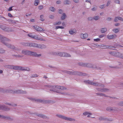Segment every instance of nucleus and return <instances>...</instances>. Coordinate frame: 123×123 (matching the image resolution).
I'll list each match as a JSON object with an SVG mask.
<instances>
[{"mask_svg":"<svg viewBox=\"0 0 123 123\" xmlns=\"http://www.w3.org/2000/svg\"><path fill=\"white\" fill-rule=\"evenodd\" d=\"M54 55H57L58 56L61 57H68L69 55L67 53L64 52H59L57 53H55L54 54Z\"/></svg>","mask_w":123,"mask_h":123,"instance_id":"nucleus-6","label":"nucleus"},{"mask_svg":"<svg viewBox=\"0 0 123 123\" xmlns=\"http://www.w3.org/2000/svg\"><path fill=\"white\" fill-rule=\"evenodd\" d=\"M39 2V1L38 0H35L34 3V5L36 6L37 5Z\"/></svg>","mask_w":123,"mask_h":123,"instance_id":"nucleus-30","label":"nucleus"},{"mask_svg":"<svg viewBox=\"0 0 123 123\" xmlns=\"http://www.w3.org/2000/svg\"><path fill=\"white\" fill-rule=\"evenodd\" d=\"M83 115L84 116H86L88 114H89V115H92V114L91 113H89V112H84L83 113Z\"/></svg>","mask_w":123,"mask_h":123,"instance_id":"nucleus-28","label":"nucleus"},{"mask_svg":"<svg viewBox=\"0 0 123 123\" xmlns=\"http://www.w3.org/2000/svg\"><path fill=\"white\" fill-rule=\"evenodd\" d=\"M118 18V20H121L122 19V18L121 17H117Z\"/></svg>","mask_w":123,"mask_h":123,"instance_id":"nucleus-63","label":"nucleus"},{"mask_svg":"<svg viewBox=\"0 0 123 123\" xmlns=\"http://www.w3.org/2000/svg\"><path fill=\"white\" fill-rule=\"evenodd\" d=\"M61 3V1H58L56 2V3L57 4H59Z\"/></svg>","mask_w":123,"mask_h":123,"instance_id":"nucleus-64","label":"nucleus"},{"mask_svg":"<svg viewBox=\"0 0 123 123\" xmlns=\"http://www.w3.org/2000/svg\"><path fill=\"white\" fill-rule=\"evenodd\" d=\"M22 53L25 55H32L38 57L41 56V54L37 55L34 52L27 50H23Z\"/></svg>","mask_w":123,"mask_h":123,"instance_id":"nucleus-3","label":"nucleus"},{"mask_svg":"<svg viewBox=\"0 0 123 123\" xmlns=\"http://www.w3.org/2000/svg\"><path fill=\"white\" fill-rule=\"evenodd\" d=\"M117 109V107H113V108L112 109L110 107H108L107 108L106 110L109 111H115V110H116Z\"/></svg>","mask_w":123,"mask_h":123,"instance_id":"nucleus-17","label":"nucleus"},{"mask_svg":"<svg viewBox=\"0 0 123 123\" xmlns=\"http://www.w3.org/2000/svg\"><path fill=\"white\" fill-rule=\"evenodd\" d=\"M49 18H54V16L53 15H51L50 16Z\"/></svg>","mask_w":123,"mask_h":123,"instance_id":"nucleus-62","label":"nucleus"},{"mask_svg":"<svg viewBox=\"0 0 123 123\" xmlns=\"http://www.w3.org/2000/svg\"><path fill=\"white\" fill-rule=\"evenodd\" d=\"M0 39L1 40V42L4 44L5 45H6L9 48L12 49H13L14 48V46L13 45H7L6 43H7V42L8 41H9L10 40L7 38L5 37H3L0 35Z\"/></svg>","mask_w":123,"mask_h":123,"instance_id":"nucleus-1","label":"nucleus"},{"mask_svg":"<svg viewBox=\"0 0 123 123\" xmlns=\"http://www.w3.org/2000/svg\"><path fill=\"white\" fill-rule=\"evenodd\" d=\"M116 37V35L115 34L107 36V38L110 39H114Z\"/></svg>","mask_w":123,"mask_h":123,"instance_id":"nucleus-12","label":"nucleus"},{"mask_svg":"<svg viewBox=\"0 0 123 123\" xmlns=\"http://www.w3.org/2000/svg\"><path fill=\"white\" fill-rule=\"evenodd\" d=\"M98 119L100 121H111L113 120H112L110 119H109L107 118H105L104 117H100L98 118Z\"/></svg>","mask_w":123,"mask_h":123,"instance_id":"nucleus-9","label":"nucleus"},{"mask_svg":"<svg viewBox=\"0 0 123 123\" xmlns=\"http://www.w3.org/2000/svg\"><path fill=\"white\" fill-rule=\"evenodd\" d=\"M34 39L41 40H44V39L39 37L38 35H36L34 36Z\"/></svg>","mask_w":123,"mask_h":123,"instance_id":"nucleus-21","label":"nucleus"},{"mask_svg":"<svg viewBox=\"0 0 123 123\" xmlns=\"http://www.w3.org/2000/svg\"><path fill=\"white\" fill-rule=\"evenodd\" d=\"M95 84L94 85V86H97L99 87L100 86H102V87H104L105 86L104 85L102 84H100L99 83H95Z\"/></svg>","mask_w":123,"mask_h":123,"instance_id":"nucleus-23","label":"nucleus"},{"mask_svg":"<svg viewBox=\"0 0 123 123\" xmlns=\"http://www.w3.org/2000/svg\"><path fill=\"white\" fill-rule=\"evenodd\" d=\"M115 52L114 51H110L109 52V54H110L114 56Z\"/></svg>","mask_w":123,"mask_h":123,"instance_id":"nucleus-31","label":"nucleus"},{"mask_svg":"<svg viewBox=\"0 0 123 123\" xmlns=\"http://www.w3.org/2000/svg\"><path fill=\"white\" fill-rule=\"evenodd\" d=\"M49 9L52 11L54 12L55 10V8L53 7H50L49 8Z\"/></svg>","mask_w":123,"mask_h":123,"instance_id":"nucleus-35","label":"nucleus"},{"mask_svg":"<svg viewBox=\"0 0 123 123\" xmlns=\"http://www.w3.org/2000/svg\"><path fill=\"white\" fill-rule=\"evenodd\" d=\"M0 118H5V117L3 116L0 115Z\"/></svg>","mask_w":123,"mask_h":123,"instance_id":"nucleus-57","label":"nucleus"},{"mask_svg":"<svg viewBox=\"0 0 123 123\" xmlns=\"http://www.w3.org/2000/svg\"><path fill=\"white\" fill-rule=\"evenodd\" d=\"M118 105L120 106H123V101L119 102L118 103Z\"/></svg>","mask_w":123,"mask_h":123,"instance_id":"nucleus-32","label":"nucleus"},{"mask_svg":"<svg viewBox=\"0 0 123 123\" xmlns=\"http://www.w3.org/2000/svg\"><path fill=\"white\" fill-rule=\"evenodd\" d=\"M105 5H103L100 6L99 7L101 9H103L105 8Z\"/></svg>","mask_w":123,"mask_h":123,"instance_id":"nucleus-40","label":"nucleus"},{"mask_svg":"<svg viewBox=\"0 0 123 123\" xmlns=\"http://www.w3.org/2000/svg\"><path fill=\"white\" fill-rule=\"evenodd\" d=\"M31 100L35 101L36 102H44L43 100L39 99H36L35 98H31Z\"/></svg>","mask_w":123,"mask_h":123,"instance_id":"nucleus-18","label":"nucleus"},{"mask_svg":"<svg viewBox=\"0 0 123 123\" xmlns=\"http://www.w3.org/2000/svg\"><path fill=\"white\" fill-rule=\"evenodd\" d=\"M34 29L36 30L39 31H44V30L42 28L38 26H33Z\"/></svg>","mask_w":123,"mask_h":123,"instance_id":"nucleus-10","label":"nucleus"},{"mask_svg":"<svg viewBox=\"0 0 123 123\" xmlns=\"http://www.w3.org/2000/svg\"><path fill=\"white\" fill-rule=\"evenodd\" d=\"M99 18V17L98 16H94L93 17V20H97Z\"/></svg>","mask_w":123,"mask_h":123,"instance_id":"nucleus-27","label":"nucleus"},{"mask_svg":"<svg viewBox=\"0 0 123 123\" xmlns=\"http://www.w3.org/2000/svg\"><path fill=\"white\" fill-rule=\"evenodd\" d=\"M69 3V1L68 0H66L65 1L64 4H68Z\"/></svg>","mask_w":123,"mask_h":123,"instance_id":"nucleus-41","label":"nucleus"},{"mask_svg":"<svg viewBox=\"0 0 123 123\" xmlns=\"http://www.w3.org/2000/svg\"><path fill=\"white\" fill-rule=\"evenodd\" d=\"M26 46L37 47L38 45L37 44L35 43H27L25 44Z\"/></svg>","mask_w":123,"mask_h":123,"instance_id":"nucleus-8","label":"nucleus"},{"mask_svg":"<svg viewBox=\"0 0 123 123\" xmlns=\"http://www.w3.org/2000/svg\"><path fill=\"white\" fill-rule=\"evenodd\" d=\"M114 2L117 4H120V1L119 0H115L114 1Z\"/></svg>","mask_w":123,"mask_h":123,"instance_id":"nucleus-44","label":"nucleus"},{"mask_svg":"<svg viewBox=\"0 0 123 123\" xmlns=\"http://www.w3.org/2000/svg\"><path fill=\"white\" fill-rule=\"evenodd\" d=\"M112 18L110 17H108L106 18V20L109 21H110L112 20Z\"/></svg>","mask_w":123,"mask_h":123,"instance_id":"nucleus-42","label":"nucleus"},{"mask_svg":"<svg viewBox=\"0 0 123 123\" xmlns=\"http://www.w3.org/2000/svg\"><path fill=\"white\" fill-rule=\"evenodd\" d=\"M88 19L89 20V21H93V17H89L88 18Z\"/></svg>","mask_w":123,"mask_h":123,"instance_id":"nucleus-36","label":"nucleus"},{"mask_svg":"<svg viewBox=\"0 0 123 123\" xmlns=\"http://www.w3.org/2000/svg\"><path fill=\"white\" fill-rule=\"evenodd\" d=\"M62 11L61 10H60L59 11V13L60 14H62Z\"/></svg>","mask_w":123,"mask_h":123,"instance_id":"nucleus-61","label":"nucleus"},{"mask_svg":"<svg viewBox=\"0 0 123 123\" xmlns=\"http://www.w3.org/2000/svg\"><path fill=\"white\" fill-rule=\"evenodd\" d=\"M77 33V31L75 29H71L70 30V34L72 35H75Z\"/></svg>","mask_w":123,"mask_h":123,"instance_id":"nucleus-13","label":"nucleus"},{"mask_svg":"<svg viewBox=\"0 0 123 123\" xmlns=\"http://www.w3.org/2000/svg\"><path fill=\"white\" fill-rule=\"evenodd\" d=\"M117 46L119 48H122L123 47V46H122L120 45V44H118Z\"/></svg>","mask_w":123,"mask_h":123,"instance_id":"nucleus-54","label":"nucleus"},{"mask_svg":"<svg viewBox=\"0 0 123 123\" xmlns=\"http://www.w3.org/2000/svg\"><path fill=\"white\" fill-rule=\"evenodd\" d=\"M119 85L120 86H123V83H120L119 84Z\"/></svg>","mask_w":123,"mask_h":123,"instance_id":"nucleus-60","label":"nucleus"},{"mask_svg":"<svg viewBox=\"0 0 123 123\" xmlns=\"http://www.w3.org/2000/svg\"><path fill=\"white\" fill-rule=\"evenodd\" d=\"M96 89L98 91L101 92V88H96Z\"/></svg>","mask_w":123,"mask_h":123,"instance_id":"nucleus-45","label":"nucleus"},{"mask_svg":"<svg viewBox=\"0 0 123 123\" xmlns=\"http://www.w3.org/2000/svg\"><path fill=\"white\" fill-rule=\"evenodd\" d=\"M107 31V29L106 28H102L100 30L101 32L102 33H105L106 31Z\"/></svg>","mask_w":123,"mask_h":123,"instance_id":"nucleus-24","label":"nucleus"},{"mask_svg":"<svg viewBox=\"0 0 123 123\" xmlns=\"http://www.w3.org/2000/svg\"><path fill=\"white\" fill-rule=\"evenodd\" d=\"M64 28V27L62 26H58L56 27V29L59 28L63 29Z\"/></svg>","mask_w":123,"mask_h":123,"instance_id":"nucleus-34","label":"nucleus"},{"mask_svg":"<svg viewBox=\"0 0 123 123\" xmlns=\"http://www.w3.org/2000/svg\"><path fill=\"white\" fill-rule=\"evenodd\" d=\"M43 8V6H40L38 7V8L40 10L42 9Z\"/></svg>","mask_w":123,"mask_h":123,"instance_id":"nucleus-50","label":"nucleus"},{"mask_svg":"<svg viewBox=\"0 0 123 123\" xmlns=\"http://www.w3.org/2000/svg\"><path fill=\"white\" fill-rule=\"evenodd\" d=\"M38 116L41 117H42L43 118H44L45 117V116L42 115V114H40L38 115Z\"/></svg>","mask_w":123,"mask_h":123,"instance_id":"nucleus-48","label":"nucleus"},{"mask_svg":"<svg viewBox=\"0 0 123 123\" xmlns=\"http://www.w3.org/2000/svg\"><path fill=\"white\" fill-rule=\"evenodd\" d=\"M88 35L87 33L84 34H81L80 35V37L83 39H84L87 38L88 37Z\"/></svg>","mask_w":123,"mask_h":123,"instance_id":"nucleus-19","label":"nucleus"},{"mask_svg":"<svg viewBox=\"0 0 123 123\" xmlns=\"http://www.w3.org/2000/svg\"><path fill=\"white\" fill-rule=\"evenodd\" d=\"M84 82L86 83H88V84L92 85L94 86V84H95V82H92L88 80L85 81H84Z\"/></svg>","mask_w":123,"mask_h":123,"instance_id":"nucleus-22","label":"nucleus"},{"mask_svg":"<svg viewBox=\"0 0 123 123\" xmlns=\"http://www.w3.org/2000/svg\"><path fill=\"white\" fill-rule=\"evenodd\" d=\"M5 52V51L2 49H0V53H3Z\"/></svg>","mask_w":123,"mask_h":123,"instance_id":"nucleus-43","label":"nucleus"},{"mask_svg":"<svg viewBox=\"0 0 123 123\" xmlns=\"http://www.w3.org/2000/svg\"><path fill=\"white\" fill-rule=\"evenodd\" d=\"M114 56L118 57H119L123 59V55L121 53H120L118 52H115Z\"/></svg>","mask_w":123,"mask_h":123,"instance_id":"nucleus-11","label":"nucleus"},{"mask_svg":"<svg viewBox=\"0 0 123 123\" xmlns=\"http://www.w3.org/2000/svg\"><path fill=\"white\" fill-rule=\"evenodd\" d=\"M119 30L118 29L116 28L115 29L113 30V31H114L115 33H117L119 32Z\"/></svg>","mask_w":123,"mask_h":123,"instance_id":"nucleus-29","label":"nucleus"},{"mask_svg":"<svg viewBox=\"0 0 123 123\" xmlns=\"http://www.w3.org/2000/svg\"><path fill=\"white\" fill-rule=\"evenodd\" d=\"M73 74L74 75H77L80 76H86L87 75V74L81 72L74 71L73 72Z\"/></svg>","mask_w":123,"mask_h":123,"instance_id":"nucleus-7","label":"nucleus"},{"mask_svg":"<svg viewBox=\"0 0 123 123\" xmlns=\"http://www.w3.org/2000/svg\"><path fill=\"white\" fill-rule=\"evenodd\" d=\"M94 41L95 42H98L99 41L100 39L98 38H96V39H94Z\"/></svg>","mask_w":123,"mask_h":123,"instance_id":"nucleus-47","label":"nucleus"},{"mask_svg":"<svg viewBox=\"0 0 123 123\" xmlns=\"http://www.w3.org/2000/svg\"><path fill=\"white\" fill-rule=\"evenodd\" d=\"M0 109H3L5 111H6L9 110L8 109L6 108L3 106H2L0 105Z\"/></svg>","mask_w":123,"mask_h":123,"instance_id":"nucleus-25","label":"nucleus"},{"mask_svg":"<svg viewBox=\"0 0 123 123\" xmlns=\"http://www.w3.org/2000/svg\"><path fill=\"white\" fill-rule=\"evenodd\" d=\"M104 92H106L109 90V89L107 88H104Z\"/></svg>","mask_w":123,"mask_h":123,"instance_id":"nucleus-49","label":"nucleus"},{"mask_svg":"<svg viewBox=\"0 0 123 123\" xmlns=\"http://www.w3.org/2000/svg\"><path fill=\"white\" fill-rule=\"evenodd\" d=\"M28 36L29 37H31L32 38H34V36H33L32 35L31 33H30L28 34Z\"/></svg>","mask_w":123,"mask_h":123,"instance_id":"nucleus-33","label":"nucleus"},{"mask_svg":"<svg viewBox=\"0 0 123 123\" xmlns=\"http://www.w3.org/2000/svg\"><path fill=\"white\" fill-rule=\"evenodd\" d=\"M110 1H108L107 3V4L106 5V6H108L110 4Z\"/></svg>","mask_w":123,"mask_h":123,"instance_id":"nucleus-55","label":"nucleus"},{"mask_svg":"<svg viewBox=\"0 0 123 123\" xmlns=\"http://www.w3.org/2000/svg\"><path fill=\"white\" fill-rule=\"evenodd\" d=\"M53 88H54V90H50L53 91L55 92H56L57 93L63 94L62 93V92L64 90L66 89V88L62 86H55L53 87Z\"/></svg>","mask_w":123,"mask_h":123,"instance_id":"nucleus-2","label":"nucleus"},{"mask_svg":"<svg viewBox=\"0 0 123 123\" xmlns=\"http://www.w3.org/2000/svg\"><path fill=\"white\" fill-rule=\"evenodd\" d=\"M96 8L95 7H93L92 9V10L93 11H94L96 10Z\"/></svg>","mask_w":123,"mask_h":123,"instance_id":"nucleus-53","label":"nucleus"},{"mask_svg":"<svg viewBox=\"0 0 123 123\" xmlns=\"http://www.w3.org/2000/svg\"><path fill=\"white\" fill-rule=\"evenodd\" d=\"M75 120L74 119L72 118H70V121H74Z\"/></svg>","mask_w":123,"mask_h":123,"instance_id":"nucleus-59","label":"nucleus"},{"mask_svg":"<svg viewBox=\"0 0 123 123\" xmlns=\"http://www.w3.org/2000/svg\"><path fill=\"white\" fill-rule=\"evenodd\" d=\"M118 17H115L114 19V22H117V21H118Z\"/></svg>","mask_w":123,"mask_h":123,"instance_id":"nucleus-37","label":"nucleus"},{"mask_svg":"<svg viewBox=\"0 0 123 123\" xmlns=\"http://www.w3.org/2000/svg\"><path fill=\"white\" fill-rule=\"evenodd\" d=\"M8 16L10 17H13V16L10 13H8Z\"/></svg>","mask_w":123,"mask_h":123,"instance_id":"nucleus-52","label":"nucleus"},{"mask_svg":"<svg viewBox=\"0 0 123 123\" xmlns=\"http://www.w3.org/2000/svg\"><path fill=\"white\" fill-rule=\"evenodd\" d=\"M100 46L101 47H103V48L104 49H111L112 48L111 46L106 45L103 44H102Z\"/></svg>","mask_w":123,"mask_h":123,"instance_id":"nucleus-16","label":"nucleus"},{"mask_svg":"<svg viewBox=\"0 0 123 123\" xmlns=\"http://www.w3.org/2000/svg\"><path fill=\"white\" fill-rule=\"evenodd\" d=\"M61 21H59L58 22H56L55 23L54 25H60L61 24Z\"/></svg>","mask_w":123,"mask_h":123,"instance_id":"nucleus-39","label":"nucleus"},{"mask_svg":"<svg viewBox=\"0 0 123 123\" xmlns=\"http://www.w3.org/2000/svg\"><path fill=\"white\" fill-rule=\"evenodd\" d=\"M6 68L10 69H25L24 67L21 66H13L8 65L6 66Z\"/></svg>","mask_w":123,"mask_h":123,"instance_id":"nucleus-4","label":"nucleus"},{"mask_svg":"<svg viewBox=\"0 0 123 123\" xmlns=\"http://www.w3.org/2000/svg\"><path fill=\"white\" fill-rule=\"evenodd\" d=\"M12 7H11L9 8V9L8 10L9 11H11L12 10Z\"/></svg>","mask_w":123,"mask_h":123,"instance_id":"nucleus-58","label":"nucleus"},{"mask_svg":"<svg viewBox=\"0 0 123 123\" xmlns=\"http://www.w3.org/2000/svg\"><path fill=\"white\" fill-rule=\"evenodd\" d=\"M66 16L65 14L64 13H63L61 17V19L62 20L66 18Z\"/></svg>","mask_w":123,"mask_h":123,"instance_id":"nucleus-26","label":"nucleus"},{"mask_svg":"<svg viewBox=\"0 0 123 123\" xmlns=\"http://www.w3.org/2000/svg\"><path fill=\"white\" fill-rule=\"evenodd\" d=\"M38 76V75L36 74H34L31 75V77H37Z\"/></svg>","mask_w":123,"mask_h":123,"instance_id":"nucleus-38","label":"nucleus"},{"mask_svg":"<svg viewBox=\"0 0 123 123\" xmlns=\"http://www.w3.org/2000/svg\"><path fill=\"white\" fill-rule=\"evenodd\" d=\"M120 25V24L119 23H117L115 24V25L116 26H119Z\"/></svg>","mask_w":123,"mask_h":123,"instance_id":"nucleus-56","label":"nucleus"},{"mask_svg":"<svg viewBox=\"0 0 123 123\" xmlns=\"http://www.w3.org/2000/svg\"><path fill=\"white\" fill-rule=\"evenodd\" d=\"M43 15H41L40 16L41 20L42 21H43L44 19L43 18Z\"/></svg>","mask_w":123,"mask_h":123,"instance_id":"nucleus-46","label":"nucleus"},{"mask_svg":"<svg viewBox=\"0 0 123 123\" xmlns=\"http://www.w3.org/2000/svg\"><path fill=\"white\" fill-rule=\"evenodd\" d=\"M57 116H58L59 117L61 118L64 119L65 120H69V118H67L66 117H65L63 116H62L60 115H57Z\"/></svg>","mask_w":123,"mask_h":123,"instance_id":"nucleus-20","label":"nucleus"},{"mask_svg":"<svg viewBox=\"0 0 123 123\" xmlns=\"http://www.w3.org/2000/svg\"><path fill=\"white\" fill-rule=\"evenodd\" d=\"M104 36V35L103 34L100 35L99 36V37L100 38H102Z\"/></svg>","mask_w":123,"mask_h":123,"instance_id":"nucleus-51","label":"nucleus"},{"mask_svg":"<svg viewBox=\"0 0 123 123\" xmlns=\"http://www.w3.org/2000/svg\"><path fill=\"white\" fill-rule=\"evenodd\" d=\"M10 92L11 93H25V92H24V91H21L20 90H18V91H10Z\"/></svg>","mask_w":123,"mask_h":123,"instance_id":"nucleus-14","label":"nucleus"},{"mask_svg":"<svg viewBox=\"0 0 123 123\" xmlns=\"http://www.w3.org/2000/svg\"><path fill=\"white\" fill-rule=\"evenodd\" d=\"M96 94H97V96H104L105 97H109L110 98H113L111 97H109V96H107L105 94H103L102 93H96Z\"/></svg>","mask_w":123,"mask_h":123,"instance_id":"nucleus-15","label":"nucleus"},{"mask_svg":"<svg viewBox=\"0 0 123 123\" xmlns=\"http://www.w3.org/2000/svg\"><path fill=\"white\" fill-rule=\"evenodd\" d=\"M80 64L81 66H82L89 67L90 68H91L93 69L98 68L96 65H91L90 64L84 63H80Z\"/></svg>","mask_w":123,"mask_h":123,"instance_id":"nucleus-5","label":"nucleus"}]
</instances>
